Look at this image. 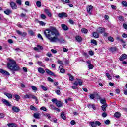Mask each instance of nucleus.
I'll return each instance as SVG.
<instances>
[{"label":"nucleus","instance_id":"obj_1","mask_svg":"<svg viewBox=\"0 0 127 127\" xmlns=\"http://www.w3.org/2000/svg\"><path fill=\"white\" fill-rule=\"evenodd\" d=\"M44 34L48 38L50 42H60L64 43L65 40H60L58 37L60 36L59 32L55 27H51L50 29H47L44 31Z\"/></svg>","mask_w":127,"mask_h":127},{"label":"nucleus","instance_id":"obj_2","mask_svg":"<svg viewBox=\"0 0 127 127\" xmlns=\"http://www.w3.org/2000/svg\"><path fill=\"white\" fill-rule=\"evenodd\" d=\"M9 62L7 63V67L12 73L15 74V72H17L20 70V67L16 64L15 61L9 59Z\"/></svg>","mask_w":127,"mask_h":127},{"label":"nucleus","instance_id":"obj_3","mask_svg":"<svg viewBox=\"0 0 127 127\" xmlns=\"http://www.w3.org/2000/svg\"><path fill=\"white\" fill-rule=\"evenodd\" d=\"M24 99H33L34 100H36V102L37 101V97L31 94L25 95L24 96Z\"/></svg>","mask_w":127,"mask_h":127},{"label":"nucleus","instance_id":"obj_4","mask_svg":"<svg viewBox=\"0 0 127 127\" xmlns=\"http://www.w3.org/2000/svg\"><path fill=\"white\" fill-rule=\"evenodd\" d=\"M90 125L92 127H96L97 126H101V122L99 121H94L89 123Z\"/></svg>","mask_w":127,"mask_h":127},{"label":"nucleus","instance_id":"obj_5","mask_svg":"<svg viewBox=\"0 0 127 127\" xmlns=\"http://www.w3.org/2000/svg\"><path fill=\"white\" fill-rule=\"evenodd\" d=\"M58 16L60 17V18H63V17H68V14L65 12L59 13Z\"/></svg>","mask_w":127,"mask_h":127},{"label":"nucleus","instance_id":"obj_6","mask_svg":"<svg viewBox=\"0 0 127 127\" xmlns=\"http://www.w3.org/2000/svg\"><path fill=\"white\" fill-rule=\"evenodd\" d=\"M2 103L4 104L6 106H8V107H11V104L10 102H8L6 99H2Z\"/></svg>","mask_w":127,"mask_h":127},{"label":"nucleus","instance_id":"obj_7","mask_svg":"<svg viewBox=\"0 0 127 127\" xmlns=\"http://www.w3.org/2000/svg\"><path fill=\"white\" fill-rule=\"evenodd\" d=\"M92 10H93V6L89 5L87 7V11L90 15L92 14Z\"/></svg>","mask_w":127,"mask_h":127},{"label":"nucleus","instance_id":"obj_8","mask_svg":"<svg viewBox=\"0 0 127 127\" xmlns=\"http://www.w3.org/2000/svg\"><path fill=\"white\" fill-rule=\"evenodd\" d=\"M86 63L88 64V67L89 69H92L94 68V65L92 64V63H91V61H87Z\"/></svg>","mask_w":127,"mask_h":127},{"label":"nucleus","instance_id":"obj_9","mask_svg":"<svg viewBox=\"0 0 127 127\" xmlns=\"http://www.w3.org/2000/svg\"><path fill=\"white\" fill-rule=\"evenodd\" d=\"M16 32L17 33V34H19V35H21V36H26L27 33H26V32H21L20 30H17Z\"/></svg>","mask_w":127,"mask_h":127},{"label":"nucleus","instance_id":"obj_10","mask_svg":"<svg viewBox=\"0 0 127 127\" xmlns=\"http://www.w3.org/2000/svg\"><path fill=\"white\" fill-rule=\"evenodd\" d=\"M105 29L104 28L99 27L97 29V31L98 33H104L105 31Z\"/></svg>","mask_w":127,"mask_h":127},{"label":"nucleus","instance_id":"obj_11","mask_svg":"<svg viewBox=\"0 0 127 127\" xmlns=\"http://www.w3.org/2000/svg\"><path fill=\"white\" fill-rule=\"evenodd\" d=\"M12 110L15 113H18V112H20V109H19V107L16 106H13L12 107Z\"/></svg>","mask_w":127,"mask_h":127},{"label":"nucleus","instance_id":"obj_12","mask_svg":"<svg viewBox=\"0 0 127 127\" xmlns=\"http://www.w3.org/2000/svg\"><path fill=\"white\" fill-rule=\"evenodd\" d=\"M0 72L1 73V74H2L3 75H5L6 76H9L10 75L9 72L3 69H0Z\"/></svg>","mask_w":127,"mask_h":127},{"label":"nucleus","instance_id":"obj_13","mask_svg":"<svg viewBox=\"0 0 127 127\" xmlns=\"http://www.w3.org/2000/svg\"><path fill=\"white\" fill-rule=\"evenodd\" d=\"M10 5L12 9H17V6L16 5V4L13 2H11Z\"/></svg>","mask_w":127,"mask_h":127},{"label":"nucleus","instance_id":"obj_14","mask_svg":"<svg viewBox=\"0 0 127 127\" xmlns=\"http://www.w3.org/2000/svg\"><path fill=\"white\" fill-rule=\"evenodd\" d=\"M127 55L125 54H122L121 56L120 57L119 60L120 61H123L124 59H127Z\"/></svg>","mask_w":127,"mask_h":127},{"label":"nucleus","instance_id":"obj_15","mask_svg":"<svg viewBox=\"0 0 127 127\" xmlns=\"http://www.w3.org/2000/svg\"><path fill=\"white\" fill-rule=\"evenodd\" d=\"M61 26L62 29H63V30H65V31H67V30H69V28L68 27V26L64 24H61Z\"/></svg>","mask_w":127,"mask_h":127},{"label":"nucleus","instance_id":"obj_16","mask_svg":"<svg viewBox=\"0 0 127 127\" xmlns=\"http://www.w3.org/2000/svg\"><path fill=\"white\" fill-rule=\"evenodd\" d=\"M98 99H99V100H100V103L101 104H106V103H107V101H106V98H103V99H101V96L98 95Z\"/></svg>","mask_w":127,"mask_h":127},{"label":"nucleus","instance_id":"obj_17","mask_svg":"<svg viewBox=\"0 0 127 127\" xmlns=\"http://www.w3.org/2000/svg\"><path fill=\"white\" fill-rule=\"evenodd\" d=\"M56 106L58 108H61L63 106V103L61 102L60 101H58L57 103H56Z\"/></svg>","mask_w":127,"mask_h":127},{"label":"nucleus","instance_id":"obj_18","mask_svg":"<svg viewBox=\"0 0 127 127\" xmlns=\"http://www.w3.org/2000/svg\"><path fill=\"white\" fill-rule=\"evenodd\" d=\"M38 72L40 74H44L45 73V70L41 67H39L38 68Z\"/></svg>","mask_w":127,"mask_h":127},{"label":"nucleus","instance_id":"obj_19","mask_svg":"<svg viewBox=\"0 0 127 127\" xmlns=\"http://www.w3.org/2000/svg\"><path fill=\"white\" fill-rule=\"evenodd\" d=\"M7 126H8V127H17V126L16 125V124H15V123H8L7 124Z\"/></svg>","mask_w":127,"mask_h":127},{"label":"nucleus","instance_id":"obj_20","mask_svg":"<svg viewBox=\"0 0 127 127\" xmlns=\"http://www.w3.org/2000/svg\"><path fill=\"white\" fill-rule=\"evenodd\" d=\"M76 40H77V42H81L82 40H83V39L82 38V37L80 36H76L75 37Z\"/></svg>","mask_w":127,"mask_h":127},{"label":"nucleus","instance_id":"obj_21","mask_svg":"<svg viewBox=\"0 0 127 127\" xmlns=\"http://www.w3.org/2000/svg\"><path fill=\"white\" fill-rule=\"evenodd\" d=\"M107 107H108V105H107V104H103L101 106L102 110L103 112H106V111H107V110H106V109H107Z\"/></svg>","mask_w":127,"mask_h":127},{"label":"nucleus","instance_id":"obj_22","mask_svg":"<svg viewBox=\"0 0 127 127\" xmlns=\"http://www.w3.org/2000/svg\"><path fill=\"white\" fill-rule=\"evenodd\" d=\"M46 72L48 74V75H50V76H54V73L49 69H46Z\"/></svg>","mask_w":127,"mask_h":127},{"label":"nucleus","instance_id":"obj_23","mask_svg":"<svg viewBox=\"0 0 127 127\" xmlns=\"http://www.w3.org/2000/svg\"><path fill=\"white\" fill-rule=\"evenodd\" d=\"M5 96H6L8 99H11L12 98V94L7 92L4 93Z\"/></svg>","mask_w":127,"mask_h":127},{"label":"nucleus","instance_id":"obj_24","mask_svg":"<svg viewBox=\"0 0 127 127\" xmlns=\"http://www.w3.org/2000/svg\"><path fill=\"white\" fill-rule=\"evenodd\" d=\"M68 76L69 77V81L71 82H73L74 81V76L73 75H71L70 73H67Z\"/></svg>","mask_w":127,"mask_h":127},{"label":"nucleus","instance_id":"obj_25","mask_svg":"<svg viewBox=\"0 0 127 127\" xmlns=\"http://www.w3.org/2000/svg\"><path fill=\"white\" fill-rule=\"evenodd\" d=\"M61 117L62 119H63V120H66V116H65V113H64V111H62L61 113Z\"/></svg>","mask_w":127,"mask_h":127},{"label":"nucleus","instance_id":"obj_26","mask_svg":"<svg viewBox=\"0 0 127 127\" xmlns=\"http://www.w3.org/2000/svg\"><path fill=\"white\" fill-rule=\"evenodd\" d=\"M117 40H119V41H121L122 43H126V42L123 41V39L121 38V37L120 36H118L116 37Z\"/></svg>","mask_w":127,"mask_h":127},{"label":"nucleus","instance_id":"obj_27","mask_svg":"<svg viewBox=\"0 0 127 127\" xmlns=\"http://www.w3.org/2000/svg\"><path fill=\"white\" fill-rule=\"evenodd\" d=\"M114 117L115 118H120L121 117V113L119 112H116L114 114Z\"/></svg>","mask_w":127,"mask_h":127},{"label":"nucleus","instance_id":"obj_28","mask_svg":"<svg viewBox=\"0 0 127 127\" xmlns=\"http://www.w3.org/2000/svg\"><path fill=\"white\" fill-rule=\"evenodd\" d=\"M93 36L95 37V38H99V37H100V35H99V34L96 32H93Z\"/></svg>","mask_w":127,"mask_h":127},{"label":"nucleus","instance_id":"obj_29","mask_svg":"<svg viewBox=\"0 0 127 127\" xmlns=\"http://www.w3.org/2000/svg\"><path fill=\"white\" fill-rule=\"evenodd\" d=\"M4 13L5 14H6L7 15H9L10 13H11V10L9 9H7L5 11H4Z\"/></svg>","mask_w":127,"mask_h":127},{"label":"nucleus","instance_id":"obj_30","mask_svg":"<svg viewBox=\"0 0 127 127\" xmlns=\"http://www.w3.org/2000/svg\"><path fill=\"white\" fill-rule=\"evenodd\" d=\"M77 81L78 83V85H79L80 86H82L83 85V80L77 79Z\"/></svg>","mask_w":127,"mask_h":127},{"label":"nucleus","instance_id":"obj_31","mask_svg":"<svg viewBox=\"0 0 127 127\" xmlns=\"http://www.w3.org/2000/svg\"><path fill=\"white\" fill-rule=\"evenodd\" d=\"M81 32L82 33H84L85 34H86V33H88V30L86 28H83L81 29Z\"/></svg>","mask_w":127,"mask_h":127},{"label":"nucleus","instance_id":"obj_32","mask_svg":"<svg viewBox=\"0 0 127 127\" xmlns=\"http://www.w3.org/2000/svg\"><path fill=\"white\" fill-rule=\"evenodd\" d=\"M40 114L39 113H34L33 116L35 119H39V116Z\"/></svg>","mask_w":127,"mask_h":127},{"label":"nucleus","instance_id":"obj_33","mask_svg":"<svg viewBox=\"0 0 127 127\" xmlns=\"http://www.w3.org/2000/svg\"><path fill=\"white\" fill-rule=\"evenodd\" d=\"M110 51H111V52H115L116 51H117V48L114 47H111L110 48Z\"/></svg>","mask_w":127,"mask_h":127},{"label":"nucleus","instance_id":"obj_34","mask_svg":"<svg viewBox=\"0 0 127 127\" xmlns=\"http://www.w3.org/2000/svg\"><path fill=\"white\" fill-rule=\"evenodd\" d=\"M108 40H109V41H111V42H114V41L115 40L114 39V38H113L112 36L108 37Z\"/></svg>","mask_w":127,"mask_h":127},{"label":"nucleus","instance_id":"obj_35","mask_svg":"<svg viewBox=\"0 0 127 127\" xmlns=\"http://www.w3.org/2000/svg\"><path fill=\"white\" fill-rule=\"evenodd\" d=\"M37 7H41V2L40 1H37L36 3Z\"/></svg>","mask_w":127,"mask_h":127},{"label":"nucleus","instance_id":"obj_36","mask_svg":"<svg viewBox=\"0 0 127 127\" xmlns=\"http://www.w3.org/2000/svg\"><path fill=\"white\" fill-rule=\"evenodd\" d=\"M39 24H40V25H41L42 26H45V23H44L43 21H39Z\"/></svg>","mask_w":127,"mask_h":127},{"label":"nucleus","instance_id":"obj_37","mask_svg":"<svg viewBox=\"0 0 127 127\" xmlns=\"http://www.w3.org/2000/svg\"><path fill=\"white\" fill-rule=\"evenodd\" d=\"M89 97L91 99V100H94L95 99V95L94 94H91Z\"/></svg>","mask_w":127,"mask_h":127},{"label":"nucleus","instance_id":"obj_38","mask_svg":"<svg viewBox=\"0 0 127 127\" xmlns=\"http://www.w3.org/2000/svg\"><path fill=\"white\" fill-rule=\"evenodd\" d=\"M30 109L32 110V111H35L36 110H37V109H36V108H35L34 106L33 105H31L30 106Z\"/></svg>","mask_w":127,"mask_h":127},{"label":"nucleus","instance_id":"obj_39","mask_svg":"<svg viewBox=\"0 0 127 127\" xmlns=\"http://www.w3.org/2000/svg\"><path fill=\"white\" fill-rule=\"evenodd\" d=\"M106 77H107L109 80H112V76H111V75H110V74H109V73H107L106 74Z\"/></svg>","mask_w":127,"mask_h":127},{"label":"nucleus","instance_id":"obj_40","mask_svg":"<svg viewBox=\"0 0 127 127\" xmlns=\"http://www.w3.org/2000/svg\"><path fill=\"white\" fill-rule=\"evenodd\" d=\"M52 103H54V104H55V105H56V103L58 102V101H57V99L53 98L52 99Z\"/></svg>","mask_w":127,"mask_h":127},{"label":"nucleus","instance_id":"obj_41","mask_svg":"<svg viewBox=\"0 0 127 127\" xmlns=\"http://www.w3.org/2000/svg\"><path fill=\"white\" fill-rule=\"evenodd\" d=\"M91 42L93 44H94V45H97V41H96L95 40H94V39L91 40Z\"/></svg>","mask_w":127,"mask_h":127},{"label":"nucleus","instance_id":"obj_42","mask_svg":"<svg viewBox=\"0 0 127 127\" xmlns=\"http://www.w3.org/2000/svg\"><path fill=\"white\" fill-rule=\"evenodd\" d=\"M44 116H45V117H47V118H48V119H51V116H50V114H48V113H46L45 114H44Z\"/></svg>","mask_w":127,"mask_h":127},{"label":"nucleus","instance_id":"obj_43","mask_svg":"<svg viewBox=\"0 0 127 127\" xmlns=\"http://www.w3.org/2000/svg\"><path fill=\"white\" fill-rule=\"evenodd\" d=\"M41 19H45L46 18V16L44 14H42L40 16Z\"/></svg>","mask_w":127,"mask_h":127},{"label":"nucleus","instance_id":"obj_44","mask_svg":"<svg viewBox=\"0 0 127 127\" xmlns=\"http://www.w3.org/2000/svg\"><path fill=\"white\" fill-rule=\"evenodd\" d=\"M14 97H15V99H16V100H17L20 99V96L19 95H17V94H15V95H14Z\"/></svg>","mask_w":127,"mask_h":127},{"label":"nucleus","instance_id":"obj_45","mask_svg":"<svg viewBox=\"0 0 127 127\" xmlns=\"http://www.w3.org/2000/svg\"><path fill=\"white\" fill-rule=\"evenodd\" d=\"M31 88L33 91H37V87H36L35 86H32Z\"/></svg>","mask_w":127,"mask_h":127},{"label":"nucleus","instance_id":"obj_46","mask_svg":"<svg viewBox=\"0 0 127 127\" xmlns=\"http://www.w3.org/2000/svg\"><path fill=\"white\" fill-rule=\"evenodd\" d=\"M40 110H41L42 111H44V112H46V111H47V109H46V107L44 106L41 107Z\"/></svg>","mask_w":127,"mask_h":127},{"label":"nucleus","instance_id":"obj_47","mask_svg":"<svg viewBox=\"0 0 127 127\" xmlns=\"http://www.w3.org/2000/svg\"><path fill=\"white\" fill-rule=\"evenodd\" d=\"M122 5H123L124 6L127 7V2L125 1H123L122 2Z\"/></svg>","mask_w":127,"mask_h":127},{"label":"nucleus","instance_id":"obj_48","mask_svg":"<svg viewBox=\"0 0 127 127\" xmlns=\"http://www.w3.org/2000/svg\"><path fill=\"white\" fill-rule=\"evenodd\" d=\"M16 2L19 5H21V3L22 2L21 0H17Z\"/></svg>","mask_w":127,"mask_h":127},{"label":"nucleus","instance_id":"obj_49","mask_svg":"<svg viewBox=\"0 0 127 127\" xmlns=\"http://www.w3.org/2000/svg\"><path fill=\"white\" fill-rule=\"evenodd\" d=\"M62 2H65V3H70V0H61Z\"/></svg>","mask_w":127,"mask_h":127},{"label":"nucleus","instance_id":"obj_50","mask_svg":"<svg viewBox=\"0 0 127 127\" xmlns=\"http://www.w3.org/2000/svg\"><path fill=\"white\" fill-rule=\"evenodd\" d=\"M41 88L44 91H47V88L46 87L43 86V85H41Z\"/></svg>","mask_w":127,"mask_h":127},{"label":"nucleus","instance_id":"obj_51","mask_svg":"<svg viewBox=\"0 0 127 127\" xmlns=\"http://www.w3.org/2000/svg\"><path fill=\"white\" fill-rule=\"evenodd\" d=\"M37 46V47H38L39 50H43V47H42V46H40V45H38Z\"/></svg>","mask_w":127,"mask_h":127},{"label":"nucleus","instance_id":"obj_52","mask_svg":"<svg viewBox=\"0 0 127 127\" xmlns=\"http://www.w3.org/2000/svg\"><path fill=\"white\" fill-rule=\"evenodd\" d=\"M55 93L57 95H59L61 94V92H60V90H55Z\"/></svg>","mask_w":127,"mask_h":127},{"label":"nucleus","instance_id":"obj_53","mask_svg":"<svg viewBox=\"0 0 127 127\" xmlns=\"http://www.w3.org/2000/svg\"><path fill=\"white\" fill-rule=\"evenodd\" d=\"M118 18L120 21H124V17L123 16H120Z\"/></svg>","mask_w":127,"mask_h":127},{"label":"nucleus","instance_id":"obj_54","mask_svg":"<svg viewBox=\"0 0 127 127\" xmlns=\"http://www.w3.org/2000/svg\"><path fill=\"white\" fill-rule=\"evenodd\" d=\"M105 124H106V125H110V123H111V121H110L109 120H106L105 122H104Z\"/></svg>","mask_w":127,"mask_h":127},{"label":"nucleus","instance_id":"obj_55","mask_svg":"<svg viewBox=\"0 0 127 127\" xmlns=\"http://www.w3.org/2000/svg\"><path fill=\"white\" fill-rule=\"evenodd\" d=\"M70 124H71V125H72V126H73L74 125H76V121H75V120H72L70 122Z\"/></svg>","mask_w":127,"mask_h":127},{"label":"nucleus","instance_id":"obj_56","mask_svg":"<svg viewBox=\"0 0 127 127\" xmlns=\"http://www.w3.org/2000/svg\"><path fill=\"white\" fill-rule=\"evenodd\" d=\"M102 116L103 118H106V117H107V113H106V112L103 113L102 114Z\"/></svg>","mask_w":127,"mask_h":127},{"label":"nucleus","instance_id":"obj_57","mask_svg":"<svg viewBox=\"0 0 127 127\" xmlns=\"http://www.w3.org/2000/svg\"><path fill=\"white\" fill-rule=\"evenodd\" d=\"M60 72L62 73V74H63L64 73H65V69L64 68H61L60 70Z\"/></svg>","mask_w":127,"mask_h":127},{"label":"nucleus","instance_id":"obj_58","mask_svg":"<svg viewBox=\"0 0 127 127\" xmlns=\"http://www.w3.org/2000/svg\"><path fill=\"white\" fill-rule=\"evenodd\" d=\"M29 33L30 34V35H34V32L32 30L29 31Z\"/></svg>","mask_w":127,"mask_h":127},{"label":"nucleus","instance_id":"obj_59","mask_svg":"<svg viewBox=\"0 0 127 127\" xmlns=\"http://www.w3.org/2000/svg\"><path fill=\"white\" fill-rule=\"evenodd\" d=\"M69 22L70 24H75V22H74V21L72 19L69 20Z\"/></svg>","mask_w":127,"mask_h":127},{"label":"nucleus","instance_id":"obj_60","mask_svg":"<svg viewBox=\"0 0 127 127\" xmlns=\"http://www.w3.org/2000/svg\"><path fill=\"white\" fill-rule=\"evenodd\" d=\"M50 106L51 107V109H52V110H55V109L56 108L54 105L53 104H50Z\"/></svg>","mask_w":127,"mask_h":127},{"label":"nucleus","instance_id":"obj_61","mask_svg":"<svg viewBox=\"0 0 127 127\" xmlns=\"http://www.w3.org/2000/svg\"><path fill=\"white\" fill-rule=\"evenodd\" d=\"M73 85H74V86H79V83H78V80H77L76 81H74L73 83Z\"/></svg>","mask_w":127,"mask_h":127},{"label":"nucleus","instance_id":"obj_62","mask_svg":"<svg viewBox=\"0 0 127 127\" xmlns=\"http://www.w3.org/2000/svg\"><path fill=\"white\" fill-rule=\"evenodd\" d=\"M2 118H4V114L1 113L0 114V118L2 119Z\"/></svg>","mask_w":127,"mask_h":127},{"label":"nucleus","instance_id":"obj_63","mask_svg":"<svg viewBox=\"0 0 127 127\" xmlns=\"http://www.w3.org/2000/svg\"><path fill=\"white\" fill-rule=\"evenodd\" d=\"M58 64H60V65H64L63 62H62L60 60L58 61Z\"/></svg>","mask_w":127,"mask_h":127},{"label":"nucleus","instance_id":"obj_64","mask_svg":"<svg viewBox=\"0 0 127 127\" xmlns=\"http://www.w3.org/2000/svg\"><path fill=\"white\" fill-rule=\"evenodd\" d=\"M123 27L125 29L127 30V25L126 24H123Z\"/></svg>","mask_w":127,"mask_h":127}]
</instances>
